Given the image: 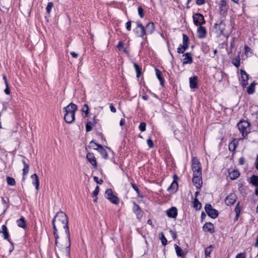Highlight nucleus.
I'll list each match as a JSON object with an SVG mask.
<instances>
[{"label": "nucleus", "instance_id": "nucleus-15", "mask_svg": "<svg viewBox=\"0 0 258 258\" xmlns=\"http://www.w3.org/2000/svg\"><path fill=\"white\" fill-rule=\"evenodd\" d=\"M183 64L191 63L192 62V58L190 53H186L182 55V59Z\"/></svg>", "mask_w": 258, "mask_h": 258}, {"label": "nucleus", "instance_id": "nucleus-24", "mask_svg": "<svg viewBox=\"0 0 258 258\" xmlns=\"http://www.w3.org/2000/svg\"><path fill=\"white\" fill-rule=\"evenodd\" d=\"M1 232L3 233L4 238L6 239H8L10 241V242L11 243V242L9 239V235L7 228L5 225H3L2 226V230L1 231Z\"/></svg>", "mask_w": 258, "mask_h": 258}, {"label": "nucleus", "instance_id": "nucleus-34", "mask_svg": "<svg viewBox=\"0 0 258 258\" xmlns=\"http://www.w3.org/2000/svg\"><path fill=\"white\" fill-rule=\"evenodd\" d=\"M29 165H26L24 166V168L23 169V180L24 181L25 180V176L28 174L29 172Z\"/></svg>", "mask_w": 258, "mask_h": 258}, {"label": "nucleus", "instance_id": "nucleus-49", "mask_svg": "<svg viewBox=\"0 0 258 258\" xmlns=\"http://www.w3.org/2000/svg\"><path fill=\"white\" fill-rule=\"evenodd\" d=\"M244 48H245V53L246 55L248 56L251 53V52L250 51L251 49H250V48L248 46H245Z\"/></svg>", "mask_w": 258, "mask_h": 258}, {"label": "nucleus", "instance_id": "nucleus-10", "mask_svg": "<svg viewBox=\"0 0 258 258\" xmlns=\"http://www.w3.org/2000/svg\"><path fill=\"white\" fill-rule=\"evenodd\" d=\"M137 24V27L134 29L135 33L138 36L144 38V36L146 35L145 28L143 25L139 22H138Z\"/></svg>", "mask_w": 258, "mask_h": 258}, {"label": "nucleus", "instance_id": "nucleus-48", "mask_svg": "<svg viewBox=\"0 0 258 258\" xmlns=\"http://www.w3.org/2000/svg\"><path fill=\"white\" fill-rule=\"evenodd\" d=\"M5 84L6 88L5 89L4 92L7 95H9L11 93V91L9 87L8 82L5 83Z\"/></svg>", "mask_w": 258, "mask_h": 258}, {"label": "nucleus", "instance_id": "nucleus-23", "mask_svg": "<svg viewBox=\"0 0 258 258\" xmlns=\"http://www.w3.org/2000/svg\"><path fill=\"white\" fill-rule=\"evenodd\" d=\"M229 176L231 179H235L239 176V172L237 170H232L229 172Z\"/></svg>", "mask_w": 258, "mask_h": 258}, {"label": "nucleus", "instance_id": "nucleus-4", "mask_svg": "<svg viewBox=\"0 0 258 258\" xmlns=\"http://www.w3.org/2000/svg\"><path fill=\"white\" fill-rule=\"evenodd\" d=\"M237 127L243 138L250 132V123L247 121H240L237 124Z\"/></svg>", "mask_w": 258, "mask_h": 258}, {"label": "nucleus", "instance_id": "nucleus-16", "mask_svg": "<svg viewBox=\"0 0 258 258\" xmlns=\"http://www.w3.org/2000/svg\"><path fill=\"white\" fill-rule=\"evenodd\" d=\"M134 207L133 211L136 213L137 218L140 220L143 216V212L141 211L140 207L136 204L135 203H134Z\"/></svg>", "mask_w": 258, "mask_h": 258}, {"label": "nucleus", "instance_id": "nucleus-22", "mask_svg": "<svg viewBox=\"0 0 258 258\" xmlns=\"http://www.w3.org/2000/svg\"><path fill=\"white\" fill-rule=\"evenodd\" d=\"M31 178L32 180V184L35 186L37 190H38L39 186V181L38 177L36 174H33L31 175Z\"/></svg>", "mask_w": 258, "mask_h": 258}, {"label": "nucleus", "instance_id": "nucleus-55", "mask_svg": "<svg viewBox=\"0 0 258 258\" xmlns=\"http://www.w3.org/2000/svg\"><path fill=\"white\" fill-rule=\"evenodd\" d=\"M126 28L128 31H130L131 29V22L128 21L126 23Z\"/></svg>", "mask_w": 258, "mask_h": 258}, {"label": "nucleus", "instance_id": "nucleus-61", "mask_svg": "<svg viewBox=\"0 0 258 258\" xmlns=\"http://www.w3.org/2000/svg\"><path fill=\"white\" fill-rule=\"evenodd\" d=\"M71 55H72L73 57H74V58H76V57H78V53H76V52H71Z\"/></svg>", "mask_w": 258, "mask_h": 258}, {"label": "nucleus", "instance_id": "nucleus-44", "mask_svg": "<svg viewBox=\"0 0 258 258\" xmlns=\"http://www.w3.org/2000/svg\"><path fill=\"white\" fill-rule=\"evenodd\" d=\"M52 7H53V3L52 2H49L48 3L46 8L47 13H48V14L50 13Z\"/></svg>", "mask_w": 258, "mask_h": 258}, {"label": "nucleus", "instance_id": "nucleus-32", "mask_svg": "<svg viewBox=\"0 0 258 258\" xmlns=\"http://www.w3.org/2000/svg\"><path fill=\"white\" fill-rule=\"evenodd\" d=\"M95 122L91 121H88L86 125V132H89L92 129V127L95 126Z\"/></svg>", "mask_w": 258, "mask_h": 258}, {"label": "nucleus", "instance_id": "nucleus-38", "mask_svg": "<svg viewBox=\"0 0 258 258\" xmlns=\"http://www.w3.org/2000/svg\"><path fill=\"white\" fill-rule=\"evenodd\" d=\"M160 239L163 245H166L167 244V240L163 232L160 233Z\"/></svg>", "mask_w": 258, "mask_h": 258}, {"label": "nucleus", "instance_id": "nucleus-1", "mask_svg": "<svg viewBox=\"0 0 258 258\" xmlns=\"http://www.w3.org/2000/svg\"><path fill=\"white\" fill-rule=\"evenodd\" d=\"M53 234L55 238V244L57 249H60L58 245V239L59 236L57 232L59 231L61 233L64 232L68 240V245L64 247L63 255L69 257L70 253L71 239L69 228L68 227V219L67 215L63 212H58L54 216L53 220Z\"/></svg>", "mask_w": 258, "mask_h": 258}, {"label": "nucleus", "instance_id": "nucleus-58", "mask_svg": "<svg viewBox=\"0 0 258 258\" xmlns=\"http://www.w3.org/2000/svg\"><path fill=\"white\" fill-rule=\"evenodd\" d=\"M235 258H245V255L243 253H240L236 255Z\"/></svg>", "mask_w": 258, "mask_h": 258}, {"label": "nucleus", "instance_id": "nucleus-40", "mask_svg": "<svg viewBox=\"0 0 258 258\" xmlns=\"http://www.w3.org/2000/svg\"><path fill=\"white\" fill-rule=\"evenodd\" d=\"M7 183L10 185H14L16 184L15 179L9 176L7 177Z\"/></svg>", "mask_w": 258, "mask_h": 258}, {"label": "nucleus", "instance_id": "nucleus-53", "mask_svg": "<svg viewBox=\"0 0 258 258\" xmlns=\"http://www.w3.org/2000/svg\"><path fill=\"white\" fill-rule=\"evenodd\" d=\"M239 203H238L236 205V206L235 208V212L236 213V215L238 216L239 213H240V210L239 207Z\"/></svg>", "mask_w": 258, "mask_h": 258}, {"label": "nucleus", "instance_id": "nucleus-33", "mask_svg": "<svg viewBox=\"0 0 258 258\" xmlns=\"http://www.w3.org/2000/svg\"><path fill=\"white\" fill-rule=\"evenodd\" d=\"M255 90V83L252 82L250 84L249 86L247 88V92L249 94H252L254 93Z\"/></svg>", "mask_w": 258, "mask_h": 258}, {"label": "nucleus", "instance_id": "nucleus-28", "mask_svg": "<svg viewBox=\"0 0 258 258\" xmlns=\"http://www.w3.org/2000/svg\"><path fill=\"white\" fill-rule=\"evenodd\" d=\"M156 72V75L157 77V78L159 79L160 84L163 86L164 84V80L162 77V74L161 72L157 69H155Z\"/></svg>", "mask_w": 258, "mask_h": 258}, {"label": "nucleus", "instance_id": "nucleus-17", "mask_svg": "<svg viewBox=\"0 0 258 258\" xmlns=\"http://www.w3.org/2000/svg\"><path fill=\"white\" fill-rule=\"evenodd\" d=\"M166 213L169 217L174 218L177 215V209L175 207H172L166 211Z\"/></svg>", "mask_w": 258, "mask_h": 258}, {"label": "nucleus", "instance_id": "nucleus-26", "mask_svg": "<svg viewBox=\"0 0 258 258\" xmlns=\"http://www.w3.org/2000/svg\"><path fill=\"white\" fill-rule=\"evenodd\" d=\"M189 84L191 88H196L197 86V78L195 76L190 78Z\"/></svg>", "mask_w": 258, "mask_h": 258}, {"label": "nucleus", "instance_id": "nucleus-11", "mask_svg": "<svg viewBox=\"0 0 258 258\" xmlns=\"http://www.w3.org/2000/svg\"><path fill=\"white\" fill-rule=\"evenodd\" d=\"M194 24L197 26H201L205 22L204 16L199 13H197L193 16Z\"/></svg>", "mask_w": 258, "mask_h": 258}, {"label": "nucleus", "instance_id": "nucleus-31", "mask_svg": "<svg viewBox=\"0 0 258 258\" xmlns=\"http://www.w3.org/2000/svg\"><path fill=\"white\" fill-rule=\"evenodd\" d=\"M10 0H0V6L4 8L5 10H8L10 6Z\"/></svg>", "mask_w": 258, "mask_h": 258}, {"label": "nucleus", "instance_id": "nucleus-2", "mask_svg": "<svg viewBox=\"0 0 258 258\" xmlns=\"http://www.w3.org/2000/svg\"><path fill=\"white\" fill-rule=\"evenodd\" d=\"M78 109L77 106L73 103H70L67 106L64 107L65 111L64 119L68 123H72L75 119V112Z\"/></svg>", "mask_w": 258, "mask_h": 258}, {"label": "nucleus", "instance_id": "nucleus-18", "mask_svg": "<svg viewBox=\"0 0 258 258\" xmlns=\"http://www.w3.org/2000/svg\"><path fill=\"white\" fill-rule=\"evenodd\" d=\"M198 37L203 38L206 37L207 31L205 27L200 26L197 30Z\"/></svg>", "mask_w": 258, "mask_h": 258}, {"label": "nucleus", "instance_id": "nucleus-63", "mask_svg": "<svg viewBox=\"0 0 258 258\" xmlns=\"http://www.w3.org/2000/svg\"><path fill=\"white\" fill-rule=\"evenodd\" d=\"M125 124V120L124 119H121L120 121L119 124L120 126H122Z\"/></svg>", "mask_w": 258, "mask_h": 258}, {"label": "nucleus", "instance_id": "nucleus-14", "mask_svg": "<svg viewBox=\"0 0 258 258\" xmlns=\"http://www.w3.org/2000/svg\"><path fill=\"white\" fill-rule=\"evenodd\" d=\"M240 74H241V84L243 86H245L247 85L248 83V75L246 74V73L242 70H240Z\"/></svg>", "mask_w": 258, "mask_h": 258}, {"label": "nucleus", "instance_id": "nucleus-42", "mask_svg": "<svg viewBox=\"0 0 258 258\" xmlns=\"http://www.w3.org/2000/svg\"><path fill=\"white\" fill-rule=\"evenodd\" d=\"M194 207L197 209H200L201 208V204L196 198L194 200Z\"/></svg>", "mask_w": 258, "mask_h": 258}, {"label": "nucleus", "instance_id": "nucleus-27", "mask_svg": "<svg viewBox=\"0 0 258 258\" xmlns=\"http://www.w3.org/2000/svg\"><path fill=\"white\" fill-rule=\"evenodd\" d=\"M249 183L255 187H258V176L253 175L250 178Z\"/></svg>", "mask_w": 258, "mask_h": 258}, {"label": "nucleus", "instance_id": "nucleus-3", "mask_svg": "<svg viewBox=\"0 0 258 258\" xmlns=\"http://www.w3.org/2000/svg\"><path fill=\"white\" fill-rule=\"evenodd\" d=\"M214 28L218 35H224L226 37L229 36V33L226 29V25L223 21L220 20L216 23L214 25Z\"/></svg>", "mask_w": 258, "mask_h": 258}, {"label": "nucleus", "instance_id": "nucleus-36", "mask_svg": "<svg viewBox=\"0 0 258 258\" xmlns=\"http://www.w3.org/2000/svg\"><path fill=\"white\" fill-rule=\"evenodd\" d=\"M178 184L176 182L173 181L168 188V190L176 191L177 189Z\"/></svg>", "mask_w": 258, "mask_h": 258}, {"label": "nucleus", "instance_id": "nucleus-59", "mask_svg": "<svg viewBox=\"0 0 258 258\" xmlns=\"http://www.w3.org/2000/svg\"><path fill=\"white\" fill-rule=\"evenodd\" d=\"M109 107L111 112L113 113H115L116 112L115 108L112 104L110 105Z\"/></svg>", "mask_w": 258, "mask_h": 258}, {"label": "nucleus", "instance_id": "nucleus-5", "mask_svg": "<svg viewBox=\"0 0 258 258\" xmlns=\"http://www.w3.org/2000/svg\"><path fill=\"white\" fill-rule=\"evenodd\" d=\"M189 39L188 36L185 34H183L182 44H180L177 48V52L179 53H183L188 47Z\"/></svg>", "mask_w": 258, "mask_h": 258}, {"label": "nucleus", "instance_id": "nucleus-30", "mask_svg": "<svg viewBox=\"0 0 258 258\" xmlns=\"http://www.w3.org/2000/svg\"><path fill=\"white\" fill-rule=\"evenodd\" d=\"M98 151L101 154L102 157L105 159L108 158V154L106 150L101 146L98 149Z\"/></svg>", "mask_w": 258, "mask_h": 258}, {"label": "nucleus", "instance_id": "nucleus-47", "mask_svg": "<svg viewBox=\"0 0 258 258\" xmlns=\"http://www.w3.org/2000/svg\"><path fill=\"white\" fill-rule=\"evenodd\" d=\"M236 148L235 143L234 142H231L229 145V149L230 151H234Z\"/></svg>", "mask_w": 258, "mask_h": 258}, {"label": "nucleus", "instance_id": "nucleus-8", "mask_svg": "<svg viewBox=\"0 0 258 258\" xmlns=\"http://www.w3.org/2000/svg\"><path fill=\"white\" fill-rule=\"evenodd\" d=\"M105 197L114 204H118L119 203L118 198L113 194L111 189H107L106 190Z\"/></svg>", "mask_w": 258, "mask_h": 258}, {"label": "nucleus", "instance_id": "nucleus-35", "mask_svg": "<svg viewBox=\"0 0 258 258\" xmlns=\"http://www.w3.org/2000/svg\"><path fill=\"white\" fill-rule=\"evenodd\" d=\"M82 110L83 112L85 113V116L86 117H88L89 116V108L88 105L87 104H84Z\"/></svg>", "mask_w": 258, "mask_h": 258}, {"label": "nucleus", "instance_id": "nucleus-21", "mask_svg": "<svg viewBox=\"0 0 258 258\" xmlns=\"http://www.w3.org/2000/svg\"><path fill=\"white\" fill-rule=\"evenodd\" d=\"M203 228L205 232H209L211 233L214 232V227L211 223H206Z\"/></svg>", "mask_w": 258, "mask_h": 258}, {"label": "nucleus", "instance_id": "nucleus-57", "mask_svg": "<svg viewBox=\"0 0 258 258\" xmlns=\"http://www.w3.org/2000/svg\"><path fill=\"white\" fill-rule=\"evenodd\" d=\"M205 3V1L204 0H197L196 1V4L198 5H204Z\"/></svg>", "mask_w": 258, "mask_h": 258}, {"label": "nucleus", "instance_id": "nucleus-60", "mask_svg": "<svg viewBox=\"0 0 258 258\" xmlns=\"http://www.w3.org/2000/svg\"><path fill=\"white\" fill-rule=\"evenodd\" d=\"M132 187L137 192H139V188L138 187V186L134 184V183H132Z\"/></svg>", "mask_w": 258, "mask_h": 258}, {"label": "nucleus", "instance_id": "nucleus-7", "mask_svg": "<svg viewBox=\"0 0 258 258\" xmlns=\"http://www.w3.org/2000/svg\"><path fill=\"white\" fill-rule=\"evenodd\" d=\"M205 209L209 217L213 219H215L218 217V212L215 209H213L210 204H206Z\"/></svg>", "mask_w": 258, "mask_h": 258}, {"label": "nucleus", "instance_id": "nucleus-62", "mask_svg": "<svg viewBox=\"0 0 258 258\" xmlns=\"http://www.w3.org/2000/svg\"><path fill=\"white\" fill-rule=\"evenodd\" d=\"M239 163L240 165H243L244 163V159L243 158H240L239 160Z\"/></svg>", "mask_w": 258, "mask_h": 258}, {"label": "nucleus", "instance_id": "nucleus-25", "mask_svg": "<svg viewBox=\"0 0 258 258\" xmlns=\"http://www.w3.org/2000/svg\"><path fill=\"white\" fill-rule=\"evenodd\" d=\"M17 225L21 228H25L26 226V221L24 217H22L20 219L17 220Z\"/></svg>", "mask_w": 258, "mask_h": 258}, {"label": "nucleus", "instance_id": "nucleus-45", "mask_svg": "<svg viewBox=\"0 0 258 258\" xmlns=\"http://www.w3.org/2000/svg\"><path fill=\"white\" fill-rule=\"evenodd\" d=\"M146 124L145 122H142L139 125V128L141 132H144L146 130Z\"/></svg>", "mask_w": 258, "mask_h": 258}, {"label": "nucleus", "instance_id": "nucleus-29", "mask_svg": "<svg viewBox=\"0 0 258 258\" xmlns=\"http://www.w3.org/2000/svg\"><path fill=\"white\" fill-rule=\"evenodd\" d=\"M100 146H101V145L96 143L93 141H91L88 146V147L90 149H94V150H98V149H99V148H100Z\"/></svg>", "mask_w": 258, "mask_h": 258}, {"label": "nucleus", "instance_id": "nucleus-39", "mask_svg": "<svg viewBox=\"0 0 258 258\" xmlns=\"http://www.w3.org/2000/svg\"><path fill=\"white\" fill-rule=\"evenodd\" d=\"M232 63L234 66H235L236 67L238 68L239 67L240 65V57L239 56H237V57H235L232 59Z\"/></svg>", "mask_w": 258, "mask_h": 258}, {"label": "nucleus", "instance_id": "nucleus-6", "mask_svg": "<svg viewBox=\"0 0 258 258\" xmlns=\"http://www.w3.org/2000/svg\"><path fill=\"white\" fill-rule=\"evenodd\" d=\"M191 168L193 171V174H197L198 172L201 174L202 173V168L201 167L200 163L199 160L196 157H194L192 159Z\"/></svg>", "mask_w": 258, "mask_h": 258}, {"label": "nucleus", "instance_id": "nucleus-37", "mask_svg": "<svg viewBox=\"0 0 258 258\" xmlns=\"http://www.w3.org/2000/svg\"><path fill=\"white\" fill-rule=\"evenodd\" d=\"M175 249L176 254L178 256H181L183 255V251L180 247H179L178 245L175 244Z\"/></svg>", "mask_w": 258, "mask_h": 258}, {"label": "nucleus", "instance_id": "nucleus-9", "mask_svg": "<svg viewBox=\"0 0 258 258\" xmlns=\"http://www.w3.org/2000/svg\"><path fill=\"white\" fill-rule=\"evenodd\" d=\"M202 173L200 174L198 172L197 174H193L192 182L197 188H201L202 186L203 181L202 178Z\"/></svg>", "mask_w": 258, "mask_h": 258}, {"label": "nucleus", "instance_id": "nucleus-12", "mask_svg": "<svg viewBox=\"0 0 258 258\" xmlns=\"http://www.w3.org/2000/svg\"><path fill=\"white\" fill-rule=\"evenodd\" d=\"M86 158L88 162L92 165L93 168L96 169L97 167V164L96 158L94 154L91 153H88L87 154Z\"/></svg>", "mask_w": 258, "mask_h": 258}, {"label": "nucleus", "instance_id": "nucleus-19", "mask_svg": "<svg viewBox=\"0 0 258 258\" xmlns=\"http://www.w3.org/2000/svg\"><path fill=\"white\" fill-rule=\"evenodd\" d=\"M220 6V12L221 15H224L227 13L226 8V2L224 0H222L219 3Z\"/></svg>", "mask_w": 258, "mask_h": 258}, {"label": "nucleus", "instance_id": "nucleus-56", "mask_svg": "<svg viewBox=\"0 0 258 258\" xmlns=\"http://www.w3.org/2000/svg\"><path fill=\"white\" fill-rule=\"evenodd\" d=\"M169 232H170V234H171V236H172V238H173V239H175V238H176V232H174V231H173V230H170L169 231Z\"/></svg>", "mask_w": 258, "mask_h": 258}, {"label": "nucleus", "instance_id": "nucleus-46", "mask_svg": "<svg viewBox=\"0 0 258 258\" xmlns=\"http://www.w3.org/2000/svg\"><path fill=\"white\" fill-rule=\"evenodd\" d=\"M138 14L140 17L142 18L144 16V11L142 7H139L138 8Z\"/></svg>", "mask_w": 258, "mask_h": 258}, {"label": "nucleus", "instance_id": "nucleus-43", "mask_svg": "<svg viewBox=\"0 0 258 258\" xmlns=\"http://www.w3.org/2000/svg\"><path fill=\"white\" fill-rule=\"evenodd\" d=\"M134 67L137 73V78H139L141 73V69L136 63H134Z\"/></svg>", "mask_w": 258, "mask_h": 258}, {"label": "nucleus", "instance_id": "nucleus-64", "mask_svg": "<svg viewBox=\"0 0 258 258\" xmlns=\"http://www.w3.org/2000/svg\"><path fill=\"white\" fill-rule=\"evenodd\" d=\"M255 194L256 196H258V186L255 187Z\"/></svg>", "mask_w": 258, "mask_h": 258}, {"label": "nucleus", "instance_id": "nucleus-54", "mask_svg": "<svg viewBox=\"0 0 258 258\" xmlns=\"http://www.w3.org/2000/svg\"><path fill=\"white\" fill-rule=\"evenodd\" d=\"M117 47L119 50H121L123 48V43L121 41H119L118 44L117 45Z\"/></svg>", "mask_w": 258, "mask_h": 258}, {"label": "nucleus", "instance_id": "nucleus-50", "mask_svg": "<svg viewBox=\"0 0 258 258\" xmlns=\"http://www.w3.org/2000/svg\"><path fill=\"white\" fill-rule=\"evenodd\" d=\"M148 147L150 148H153L154 146V143L151 138H149L147 141Z\"/></svg>", "mask_w": 258, "mask_h": 258}, {"label": "nucleus", "instance_id": "nucleus-20", "mask_svg": "<svg viewBox=\"0 0 258 258\" xmlns=\"http://www.w3.org/2000/svg\"><path fill=\"white\" fill-rule=\"evenodd\" d=\"M155 30V26L153 22L149 23L145 29V31L146 32V35L152 34Z\"/></svg>", "mask_w": 258, "mask_h": 258}, {"label": "nucleus", "instance_id": "nucleus-51", "mask_svg": "<svg viewBox=\"0 0 258 258\" xmlns=\"http://www.w3.org/2000/svg\"><path fill=\"white\" fill-rule=\"evenodd\" d=\"M99 187L98 186H97L96 187V188L95 189V190L93 192V196L94 197H96L98 195V194L99 193Z\"/></svg>", "mask_w": 258, "mask_h": 258}, {"label": "nucleus", "instance_id": "nucleus-52", "mask_svg": "<svg viewBox=\"0 0 258 258\" xmlns=\"http://www.w3.org/2000/svg\"><path fill=\"white\" fill-rule=\"evenodd\" d=\"M93 179L94 180V181L97 182V183L99 184H101L102 183H103V180L102 179H98V178L96 176H94L93 177Z\"/></svg>", "mask_w": 258, "mask_h": 258}, {"label": "nucleus", "instance_id": "nucleus-13", "mask_svg": "<svg viewBox=\"0 0 258 258\" xmlns=\"http://www.w3.org/2000/svg\"><path fill=\"white\" fill-rule=\"evenodd\" d=\"M237 197L235 194L231 193L225 199V202L227 205L231 206L234 204L236 200Z\"/></svg>", "mask_w": 258, "mask_h": 258}, {"label": "nucleus", "instance_id": "nucleus-41", "mask_svg": "<svg viewBox=\"0 0 258 258\" xmlns=\"http://www.w3.org/2000/svg\"><path fill=\"white\" fill-rule=\"evenodd\" d=\"M213 248V245H211L205 249V254L206 257H207L208 256H210V253L211 252V250H212L211 248Z\"/></svg>", "mask_w": 258, "mask_h": 258}]
</instances>
